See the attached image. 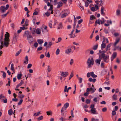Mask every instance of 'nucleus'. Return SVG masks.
<instances>
[{
  "mask_svg": "<svg viewBox=\"0 0 121 121\" xmlns=\"http://www.w3.org/2000/svg\"><path fill=\"white\" fill-rule=\"evenodd\" d=\"M99 58L100 59L103 58L104 61L106 63H108L109 61V56L106 55L104 53H102L99 56Z\"/></svg>",
  "mask_w": 121,
  "mask_h": 121,
  "instance_id": "obj_1",
  "label": "nucleus"
},
{
  "mask_svg": "<svg viewBox=\"0 0 121 121\" xmlns=\"http://www.w3.org/2000/svg\"><path fill=\"white\" fill-rule=\"evenodd\" d=\"M94 60L92 58H88L87 61V68H91L94 64Z\"/></svg>",
  "mask_w": 121,
  "mask_h": 121,
  "instance_id": "obj_2",
  "label": "nucleus"
},
{
  "mask_svg": "<svg viewBox=\"0 0 121 121\" xmlns=\"http://www.w3.org/2000/svg\"><path fill=\"white\" fill-rule=\"evenodd\" d=\"M95 2L96 4H95V7L96 9H98L99 7L101 6H102L103 4L102 0H100V1L98 0H95Z\"/></svg>",
  "mask_w": 121,
  "mask_h": 121,
  "instance_id": "obj_3",
  "label": "nucleus"
},
{
  "mask_svg": "<svg viewBox=\"0 0 121 121\" xmlns=\"http://www.w3.org/2000/svg\"><path fill=\"white\" fill-rule=\"evenodd\" d=\"M95 90L96 89L95 88L93 89L91 88H87L86 90V92L84 94V95L85 96H87L88 95L89 93L88 92H89L91 91V93H93L95 92Z\"/></svg>",
  "mask_w": 121,
  "mask_h": 121,
  "instance_id": "obj_4",
  "label": "nucleus"
},
{
  "mask_svg": "<svg viewBox=\"0 0 121 121\" xmlns=\"http://www.w3.org/2000/svg\"><path fill=\"white\" fill-rule=\"evenodd\" d=\"M9 7V5L8 4H7L5 7L4 6H1L0 7V12L2 13H4L8 9Z\"/></svg>",
  "mask_w": 121,
  "mask_h": 121,
  "instance_id": "obj_5",
  "label": "nucleus"
},
{
  "mask_svg": "<svg viewBox=\"0 0 121 121\" xmlns=\"http://www.w3.org/2000/svg\"><path fill=\"white\" fill-rule=\"evenodd\" d=\"M27 39L28 40L29 43L30 44L33 43V37L31 35L27 36Z\"/></svg>",
  "mask_w": 121,
  "mask_h": 121,
  "instance_id": "obj_6",
  "label": "nucleus"
},
{
  "mask_svg": "<svg viewBox=\"0 0 121 121\" xmlns=\"http://www.w3.org/2000/svg\"><path fill=\"white\" fill-rule=\"evenodd\" d=\"M3 35L2 34L0 36V42L1 45L0 46V50H1L4 47L3 41Z\"/></svg>",
  "mask_w": 121,
  "mask_h": 121,
  "instance_id": "obj_7",
  "label": "nucleus"
},
{
  "mask_svg": "<svg viewBox=\"0 0 121 121\" xmlns=\"http://www.w3.org/2000/svg\"><path fill=\"white\" fill-rule=\"evenodd\" d=\"M19 35L16 33H14L13 37V42H16L17 41V39L18 38Z\"/></svg>",
  "mask_w": 121,
  "mask_h": 121,
  "instance_id": "obj_8",
  "label": "nucleus"
},
{
  "mask_svg": "<svg viewBox=\"0 0 121 121\" xmlns=\"http://www.w3.org/2000/svg\"><path fill=\"white\" fill-rule=\"evenodd\" d=\"M61 75L63 77H67L69 74L67 72H60Z\"/></svg>",
  "mask_w": 121,
  "mask_h": 121,
  "instance_id": "obj_9",
  "label": "nucleus"
},
{
  "mask_svg": "<svg viewBox=\"0 0 121 121\" xmlns=\"http://www.w3.org/2000/svg\"><path fill=\"white\" fill-rule=\"evenodd\" d=\"M10 39H4V44L5 46L7 47L9 44Z\"/></svg>",
  "mask_w": 121,
  "mask_h": 121,
  "instance_id": "obj_10",
  "label": "nucleus"
},
{
  "mask_svg": "<svg viewBox=\"0 0 121 121\" xmlns=\"http://www.w3.org/2000/svg\"><path fill=\"white\" fill-rule=\"evenodd\" d=\"M112 43H110L108 44L106 46V48L105 49V50L106 51H109L110 49V47H111Z\"/></svg>",
  "mask_w": 121,
  "mask_h": 121,
  "instance_id": "obj_11",
  "label": "nucleus"
},
{
  "mask_svg": "<svg viewBox=\"0 0 121 121\" xmlns=\"http://www.w3.org/2000/svg\"><path fill=\"white\" fill-rule=\"evenodd\" d=\"M68 48L65 51V53L67 54H69L72 51V49L70 47H68Z\"/></svg>",
  "mask_w": 121,
  "mask_h": 121,
  "instance_id": "obj_12",
  "label": "nucleus"
},
{
  "mask_svg": "<svg viewBox=\"0 0 121 121\" xmlns=\"http://www.w3.org/2000/svg\"><path fill=\"white\" fill-rule=\"evenodd\" d=\"M6 34L4 35V39H9V34L8 32H6Z\"/></svg>",
  "mask_w": 121,
  "mask_h": 121,
  "instance_id": "obj_13",
  "label": "nucleus"
},
{
  "mask_svg": "<svg viewBox=\"0 0 121 121\" xmlns=\"http://www.w3.org/2000/svg\"><path fill=\"white\" fill-rule=\"evenodd\" d=\"M90 111L91 113L93 114H98L97 112L96 111L95 108L93 109H91Z\"/></svg>",
  "mask_w": 121,
  "mask_h": 121,
  "instance_id": "obj_14",
  "label": "nucleus"
},
{
  "mask_svg": "<svg viewBox=\"0 0 121 121\" xmlns=\"http://www.w3.org/2000/svg\"><path fill=\"white\" fill-rule=\"evenodd\" d=\"M71 89V87H69L67 88V86H65L64 90V92H68L69 90V89Z\"/></svg>",
  "mask_w": 121,
  "mask_h": 121,
  "instance_id": "obj_15",
  "label": "nucleus"
},
{
  "mask_svg": "<svg viewBox=\"0 0 121 121\" xmlns=\"http://www.w3.org/2000/svg\"><path fill=\"white\" fill-rule=\"evenodd\" d=\"M100 62L101 59H97L95 60V62L96 65L98 66L100 65Z\"/></svg>",
  "mask_w": 121,
  "mask_h": 121,
  "instance_id": "obj_16",
  "label": "nucleus"
},
{
  "mask_svg": "<svg viewBox=\"0 0 121 121\" xmlns=\"http://www.w3.org/2000/svg\"><path fill=\"white\" fill-rule=\"evenodd\" d=\"M106 44L105 43L102 42L101 44V48L102 50L104 48L106 47Z\"/></svg>",
  "mask_w": 121,
  "mask_h": 121,
  "instance_id": "obj_17",
  "label": "nucleus"
},
{
  "mask_svg": "<svg viewBox=\"0 0 121 121\" xmlns=\"http://www.w3.org/2000/svg\"><path fill=\"white\" fill-rule=\"evenodd\" d=\"M36 33L38 35H40L41 33V30L39 28H38L36 30Z\"/></svg>",
  "mask_w": 121,
  "mask_h": 121,
  "instance_id": "obj_18",
  "label": "nucleus"
},
{
  "mask_svg": "<svg viewBox=\"0 0 121 121\" xmlns=\"http://www.w3.org/2000/svg\"><path fill=\"white\" fill-rule=\"evenodd\" d=\"M104 8L103 6H102L101 8V14L103 16H104L105 15V13L104 12Z\"/></svg>",
  "mask_w": 121,
  "mask_h": 121,
  "instance_id": "obj_19",
  "label": "nucleus"
},
{
  "mask_svg": "<svg viewBox=\"0 0 121 121\" xmlns=\"http://www.w3.org/2000/svg\"><path fill=\"white\" fill-rule=\"evenodd\" d=\"M121 14V11L120 9H117L116 11V15L117 16H120Z\"/></svg>",
  "mask_w": 121,
  "mask_h": 121,
  "instance_id": "obj_20",
  "label": "nucleus"
},
{
  "mask_svg": "<svg viewBox=\"0 0 121 121\" xmlns=\"http://www.w3.org/2000/svg\"><path fill=\"white\" fill-rule=\"evenodd\" d=\"M120 40L119 38H117L116 39V41L114 44V47H116V45L118 43Z\"/></svg>",
  "mask_w": 121,
  "mask_h": 121,
  "instance_id": "obj_21",
  "label": "nucleus"
},
{
  "mask_svg": "<svg viewBox=\"0 0 121 121\" xmlns=\"http://www.w3.org/2000/svg\"><path fill=\"white\" fill-rule=\"evenodd\" d=\"M63 27V26L62 25V23L60 22L58 24L57 27V29H61Z\"/></svg>",
  "mask_w": 121,
  "mask_h": 121,
  "instance_id": "obj_22",
  "label": "nucleus"
},
{
  "mask_svg": "<svg viewBox=\"0 0 121 121\" xmlns=\"http://www.w3.org/2000/svg\"><path fill=\"white\" fill-rule=\"evenodd\" d=\"M24 83V82L23 80H21L20 83H19L16 86V88H18L19 86H21Z\"/></svg>",
  "mask_w": 121,
  "mask_h": 121,
  "instance_id": "obj_23",
  "label": "nucleus"
},
{
  "mask_svg": "<svg viewBox=\"0 0 121 121\" xmlns=\"http://www.w3.org/2000/svg\"><path fill=\"white\" fill-rule=\"evenodd\" d=\"M58 4L57 8H59L62 6L63 3L61 2L60 1L58 3Z\"/></svg>",
  "mask_w": 121,
  "mask_h": 121,
  "instance_id": "obj_24",
  "label": "nucleus"
},
{
  "mask_svg": "<svg viewBox=\"0 0 121 121\" xmlns=\"http://www.w3.org/2000/svg\"><path fill=\"white\" fill-rule=\"evenodd\" d=\"M25 60L24 61V63L25 64H28V57L27 56L25 57Z\"/></svg>",
  "mask_w": 121,
  "mask_h": 121,
  "instance_id": "obj_25",
  "label": "nucleus"
},
{
  "mask_svg": "<svg viewBox=\"0 0 121 121\" xmlns=\"http://www.w3.org/2000/svg\"><path fill=\"white\" fill-rule=\"evenodd\" d=\"M112 98L114 100H116L117 99V96L115 94L112 96Z\"/></svg>",
  "mask_w": 121,
  "mask_h": 121,
  "instance_id": "obj_26",
  "label": "nucleus"
},
{
  "mask_svg": "<svg viewBox=\"0 0 121 121\" xmlns=\"http://www.w3.org/2000/svg\"><path fill=\"white\" fill-rule=\"evenodd\" d=\"M37 41L39 44H42L43 42V40L40 39H38Z\"/></svg>",
  "mask_w": 121,
  "mask_h": 121,
  "instance_id": "obj_27",
  "label": "nucleus"
},
{
  "mask_svg": "<svg viewBox=\"0 0 121 121\" xmlns=\"http://www.w3.org/2000/svg\"><path fill=\"white\" fill-rule=\"evenodd\" d=\"M22 74L21 73L18 74L17 75V78L18 80H20L22 76Z\"/></svg>",
  "mask_w": 121,
  "mask_h": 121,
  "instance_id": "obj_28",
  "label": "nucleus"
},
{
  "mask_svg": "<svg viewBox=\"0 0 121 121\" xmlns=\"http://www.w3.org/2000/svg\"><path fill=\"white\" fill-rule=\"evenodd\" d=\"M46 113L47 115L48 116H52V111H47L46 112Z\"/></svg>",
  "mask_w": 121,
  "mask_h": 121,
  "instance_id": "obj_29",
  "label": "nucleus"
},
{
  "mask_svg": "<svg viewBox=\"0 0 121 121\" xmlns=\"http://www.w3.org/2000/svg\"><path fill=\"white\" fill-rule=\"evenodd\" d=\"M91 76L93 78H96L97 76L96 75L94 74V73L93 72H91Z\"/></svg>",
  "mask_w": 121,
  "mask_h": 121,
  "instance_id": "obj_30",
  "label": "nucleus"
},
{
  "mask_svg": "<svg viewBox=\"0 0 121 121\" xmlns=\"http://www.w3.org/2000/svg\"><path fill=\"white\" fill-rule=\"evenodd\" d=\"M68 15L67 13H65L61 15V17L63 18L65 17Z\"/></svg>",
  "mask_w": 121,
  "mask_h": 121,
  "instance_id": "obj_31",
  "label": "nucleus"
},
{
  "mask_svg": "<svg viewBox=\"0 0 121 121\" xmlns=\"http://www.w3.org/2000/svg\"><path fill=\"white\" fill-rule=\"evenodd\" d=\"M53 44L52 43V42H49L48 43V45L47 46V48H50L51 47V46Z\"/></svg>",
  "mask_w": 121,
  "mask_h": 121,
  "instance_id": "obj_32",
  "label": "nucleus"
},
{
  "mask_svg": "<svg viewBox=\"0 0 121 121\" xmlns=\"http://www.w3.org/2000/svg\"><path fill=\"white\" fill-rule=\"evenodd\" d=\"M31 33L33 34H34L36 33V29L34 28H33L31 30Z\"/></svg>",
  "mask_w": 121,
  "mask_h": 121,
  "instance_id": "obj_33",
  "label": "nucleus"
},
{
  "mask_svg": "<svg viewBox=\"0 0 121 121\" xmlns=\"http://www.w3.org/2000/svg\"><path fill=\"white\" fill-rule=\"evenodd\" d=\"M91 9V11L93 12H94L95 11H96L98 9H96L95 7H92L90 8Z\"/></svg>",
  "mask_w": 121,
  "mask_h": 121,
  "instance_id": "obj_34",
  "label": "nucleus"
},
{
  "mask_svg": "<svg viewBox=\"0 0 121 121\" xmlns=\"http://www.w3.org/2000/svg\"><path fill=\"white\" fill-rule=\"evenodd\" d=\"M8 114L10 115H11L13 113V111L12 109H10L8 111Z\"/></svg>",
  "mask_w": 121,
  "mask_h": 121,
  "instance_id": "obj_35",
  "label": "nucleus"
},
{
  "mask_svg": "<svg viewBox=\"0 0 121 121\" xmlns=\"http://www.w3.org/2000/svg\"><path fill=\"white\" fill-rule=\"evenodd\" d=\"M40 114V112L39 111L38 112L35 113L34 114V116L35 117L38 116Z\"/></svg>",
  "mask_w": 121,
  "mask_h": 121,
  "instance_id": "obj_36",
  "label": "nucleus"
},
{
  "mask_svg": "<svg viewBox=\"0 0 121 121\" xmlns=\"http://www.w3.org/2000/svg\"><path fill=\"white\" fill-rule=\"evenodd\" d=\"M95 24H98L99 25H100V20L99 19L96 20L95 22Z\"/></svg>",
  "mask_w": 121,
  "mask_h": 121,
  "instance_id": "obj_37",
  "label": "nucleus"
},
{
  "mask_svg": "<svg viewBox=\"0 0 121 121\" xmlns=\"http://www.w3.org/2000/svg\"><path fill=\"white\" fill-rule=\"evenodd\" d=\"M69 104L68 103H65L64 105V107L65 108H67L69 106Z\"/></svg>",
  "mask_w": 121,
  "mask_h": 121,
  "instance_id": "obj_38",
  "label": "nucleus"
},
{
  "mask_svg": "<svg viewBox=\"0 0 121 121\" xmlns=\"http://www.w3.org/2000/svg\"><path fill=\"white\" fill-rule=\"evenodd\" d=\"M117 55V53L116 52H115L113 53L112 55V56L115 58L116 56Z\"/></svg>",
  "mask_w": 121,
  "mask_h": 121,
  "instance_id": "obj_39",
  "label": "nucleus"
},
{
  "mask_svg": "<svg viewBox=\"0 0 121 121\" xmlns=\"http://www.w3.org/2000/svg\"><path fill=\"white\" fill-rule=\"evenodd\" d=\"M10 69L13 71H14V65L13 64V63L11 65Z\"/></svg>",
  "mask_w": 121,
  "mask_h": 121,
  "instance_id": "obj_40",
  "label": "nucleus"
},
{
  "mask_svg": "<svg viewBox=\"0 0 121 121\" xmlns=\"http://www.w3.org/2000/svg\"><path fill=\"white\" fill-rule=\"evenodd\" d=\"M60 52V50L59 49V48L57 49L56 52V55H57L59 54Z\"/></svg>",
  "mask_w": 121,
  "mask_h": 121,
  "instance_id": "obj_41",
  "label": "nucleus"
},
{
  "mask_svg": "<svg viewBox=\"0 0 121 121\" xmlns=\"http://www.w3.org/2000/svg\"><path fill=\"white\" fill-rule=\"evenodd\" d=\"M95 17L93 15H91L90 16V19L91 20H93L95 19Z\"/></svg>",
  "mask_w": 121,
  "mask_h": 121,
  "instance_id": "obj_42",
  "label": "nucleus"
},
{
  "mask_svg": "<svg viewBox=\"0 0 121 121\" xmlns=\"http://www.w3.org/2000/svg\"><path fill=\"white\" fill-rule=\"evenodd\" d=\"M5 98V97L2 94H1L0 95V99H4Z\"/></svg>",
  "mask_w": 121,
  "mask_h": 121,
  "instance_id": "obj_43",
  "label": "nucleus"
},
{
  "mask_svg": "<svg viewBox=\"0 0 121 121\" xmlns=\"http://www.w3.org/2000/svg\"><path fill=\"white\" fill-rule=\"evenodd\" d=\"M102 20H100V24H104L105 22V21L104 19V18H102Z\"/></svg>",
  "mask_w": 121,
  "mask_h": 121,
  "instance_id": "obj_44",
  "label": "nucleus"
},
{
  "mask_svg": "<svg viewBox=\"0 0 121 121\" xmlns=\"http://www.w3.org/2000/svg\"><path fill=\"white\" fill-rule=\"evenodd\" d=\"M98 47V45L97 44L93 46V49L94 50H96L97 49Z\"/></svg>",
  "mask_w": 121,
  "mask_h": 121,
  "instance_id": "obj_45",
  "label": "nucleus"
},
{
  "mask_svg": "<svg viewBox=\"0 0 121 121\" xmlns=\"http://www.w3.org/2000/svg\"><path fill=\"white\" fill-rule=\"evenodd\" d=\"M28 22L29 20H26L25 22V23L24 24L26 26H28Z\"/></svg>",
  "mask_w": 121,
  "mask_h": 121,
  "instance_id": "obj_46",
  "label": "nucleus"
},
{
  "mask_svg": "<svg viewBox=\"0 0 121 121\" xmlns=\"http://www.w3.org/2000/svg\"><path fill=\"white\" fill-rule=\"evenodd\" d=\"M21 51V49L19 51L17 52L15 56H18L20 54Z\"/></svg>",
  "mask_w": 121,
  "mask_h": 121,
  "instance_id": "obj_47",
  "label": "nucleus"
},
{
  "mask_svg": "<svg viewBox=\"0 0 121 121\" xmlns=\"http://www.w3.org/2000/svg\"><path fill=\"white\" fill-rule=\"evenodd\" d=\"M100 66L101 68H104V64L103 62H102L101 65Z\"/></svg>",
  "mask_w": 121,
  "mask_h": 121,
  "instance_id": "obj_48",
  "label": "nucleus"
},
{
  "mask_svg": "<svg viewBox=\"0 0 121 121\" xmlns=\"http://www.w3.org/2000/svg\"><path fill=\"white\" fill-rule=\"evenodd\" d=\"M43 116H41L38 118V120H42L43 119Z\"/></svg>",
  "mask_w": 121,
  "mask_h": 121,
  "instance_id": "obj_49",
  "label": "nucleus"
},
{
  "mask_svg": "<svg viewBox=\"0 0 121 121\" xmlns=\"http://www.w3.org/2000/svg\"><path fill=\"white\" fill-rule=\"evenodd\" d=\"M48 72H50L51 70V68L49 66H48Z\"/></svg>",
  "mask_w": 121,
  "mask_h": 121,
  "instance_id": "obj_50",
  "label": "nucleus"
},
{
  "mask_svg": "<svg viewBox=\"0 0 121 121\" xmlns=\"http://www.w3.org/2000/svg\"><path fill=\"white\" fill-rule=\"evenodd\" d=\"M66 119L64 118L63 117L60 118H59V120L61 121H63L66 120Z\"/></svg>",
  "mask_w": 121,
  "mask_h": 121,
  "instance_id": "obj_51",
  "label": "nucleus"
},
{
  "mask_svg": "<svg viewBox=\"0 0 121 121\" xmlns=\"http://www.w3.org/2000/svg\"><path fill=\"white\" fill-rule=\"evenodd\" d=\"M45 56L47 57H48V58H49L50 57V55L49 54V52H48V53L46 54V53H45Z\"/></svg>",
  "mask_w": 121,
  "mask_h": 121,
  "instance_id": "obj_52",
  "label": "nucleus"
},
{
  "mask_svg": "<svg viewBox=\"0 0 121 121\" xmlns=\"http://www.w3.org/2000/svg\"><path fill=\"white\" fill-rule=\"evenodd\" d=\"M116 111L114 110L112 111V116H114L116 115Z\"/></svg>",
  "mask_w": 121,
  "mask_h": 121,
  "instance_id": "obj_53",
  "label": "nucleus"
},
{
  "mask_svg": "<svg viewBox=\"0 0 121 121\" xmlns=\"http://www.w3.org/2000/svg\"><path fill=\"white\" fill-rule=\"evenodd\" d=\"M78 79L80 83H81L82 82V78L80 77H78Z\"/></svg>",
  "mask_w": 121,
  "mask_h": 121,
  "instance_id": "obj_54",
  "label": "nucleus"
},
{
  "mask_svg": "<svg viewBox=\"0 0 121 121\" xmlns=\"http://www.w3.org/2000/svg\"><path fill=\"white\" fill-rule=\"evenodd\" d=\"M23 100L22 99H21L19 102L18 103V105H20L23 102Z\"/></svg>",
  "mask_w": 121,
  "mask_h": 121,
  "instance_id": "obj_55",
  "label": "nucleus"
},
{
  "mask_svg": "<svg viewBox=\"0 0 121 121\" xmlns=\"http://www.w3.org/2000/svg\"><path fill=\"white\" fill-rule=\"evenodd\" d=\"M73 72H72L69 77V80L73 76Z\"/></svg>",
  "mask_w": 121,
  "mask_h": 121,
  "instance_id": "obj_56",
  "label": "nucleus"
},
{
  "mask_svg": "<svg viewBox=\"0 0 121 121\" xmlns=\"http://www.w3.org/2000/svg\"><path fill=\"white\" fill-rule=\"evenodd\" d=\"M24 34L25 35H26L27 36V35H29V32L28 31H26L25 32Z\"/></svg>",
  "mask_w": 121,
  "mask_h": 121,
  "instance_id": "obj_57",
  "label": "nucleus"
},
{
  "mask_svg": "<svg viewBox=\"0 0 121 121\" xmlns=\"http://www.w3.org/2000/svg\"><path fill=\"white\" fill-rule=\"evenodd\" d=\"M32 66V65L31 64H29L27 66V68L28 69H29L30 68L31 66Z\"/></svg>",
  "mask_w": 121,
  "mask_h": 121,
  "instance_id": "obj_58",
  "label": "nucleus"
},
{
  "mask_svg": "<svg viewBox=\"0 0 121 121\" xmlns=\"http://www.w3.org/2000/svg\"><path fill=\"white\" fill-rule=\"evenodd\" d=\"M91 121H98L99 120L98 119H95L94 118H92L91 119Z\"/></svg>",
  "mask_w": 121,
  "mask_h": 121,
  "instance_id": "obj_59",
  "label": "nucleus"
},
{
  "mask_svg": "<svg viewBox=\"0 0 121 121\" xmlns=\"http://www.w3.org/2000/svg\"><path fill=\"white\" fill-rule=\"evenodd\" d=\"M116 62L118 64H119L120 63V60L118 58H117L116 59Z\"/></svg>",
  "mask_w": 121,
  "mask_h": 121,
  "instance_id": "obj_60",
  "label": "nucleus"
},
{
  "mask_svg": "<svg viewBox=\"0 0 121 121\" xmlns=\"http://www.w3.org/2000/svg\"><path fill=\"white\" fill-rule=\"evenodd\" d=\"M82 21H83L82 19H80V20H79L78 21V24H80L82 22Z\"/></svg>",
  "mask_w": 121,
  "mask_h": 121,
  "instance_id": "obj_61",
  "label": "nucleus"
},
{
  "mask_svg": "<svg viewBox=\"0 0 121 121\" xmlns=\"http://www.w3.org/2000/svg\"><path fill=\"white\" fill-rule=\"evenodd\" d=\"M94 105L93 104H92L91 105L90 108H91V109H93L94 108H94Z\"/></svg>",
  "mask_w": 121,
  "mask_h": 121,
  "instance_id": "obj_62",
  "label": "nucleus"
},
{
  "mask_svg": "<svg viewBox=\"0 0 121 121\" xmlns=\"http://www.w3.org/2000/svg\"><path fill=\"white\" fill-rule=\"evenodd\" d=\"M107 109L106 108H102V111L103 112H105L106 111Z\"/></svg>",
  "mask_w": 121,
  "mask_h": 121,
  "instance_id": "obj_63",
  "label": "nucleus"
},
{
  "mask_svg": "<svg viewBox=\"0 0 121 121\" xmlns=\"http://www.w3.org/2000/svg\"><path fill=\"white\" fill-rule=\"evenodd\" d=\"M90 100L88 99H86V103L87 104H89L90 103Z\"/></svg>",
  "mask_w": 121,
  "mask_h": 121,
  "instance_id": "obj_64",
  "label": "nucleus"
}]
</instances>
